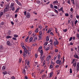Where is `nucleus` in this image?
<instances>
[{
    "instance_id": "f257e3e1",
    "label": "nucleus",
    "mask_w": 79,
    "mask_h": 79,
    "mask_svg": "<svg viewBox=\"0 0 79 79\" xmlns=\"http://www.w3.org/2000/svg\"><path fill=\"white\" fill-rule=\"evenodd\" d=\"M10 9V6H7L4 9L3 13H5L6 12L8 11Z\"/></svg>"
},
{
    "instance_id": "f03ea898",
    "label": "nucleus",
    "mask_w": 79,
    "mask_h": 79,
    "mask_svg": "<svg viewBox=\"0 0 79 79\" xmlns=\"http://www.w3.org/2000/svg\"><path fill=\"white\" fill-rule=\"evenodd\" d=\"M56 63L57 64H59V65H61V64H62V62H61V60H60V59H58V60H57L56 62Z\"/></svg>"
},
{
    "instance_id": "7ed1b4c3",
    "label": "nucleus",
    "mask_w": 79,
    "mask_h": 79,
    "mask_svg": "<svg viewBox=\"0 0 79 79\" xmlns=\"http://www.w3.org/2000/svg\"><path fill=\"white\" fill-rule=\"evenodd\" d=\"M45 55H43L42 56V57L40 56V58L41 59V62H43V61L44 60V58H45Z\"/></svg>"
},
{
    "instance_id": "20e7f679",
    "label": "nucleus",
    "mask_w": 79,
    "mask_h": 79,
    "mask_svg": "<svg viewBox=\"0 0 79 79\" xmlns=\"http://www.w3.org/2000/svg\"><path fill=\"white\" fill-rule=\"evenodd\" d=\"M26 17L27 18H30V17H31V14H30V13L29 12L27 13Z\"/></svg>"
},
{
    "instance_id": "39448f33",
    "label": "nucleus",
    "mask_w": 79,
    "mask_h": 79,
    "mask_svg": "<svg viewBox=\"0 0 79 79\" xmlns=\"http://www.w3.org/2000/svg\"><path fill=\"white\" fill-rule=\"evenodd\" d=\"M23 49H24V52H26V53H27H27H28V55H29V51H28L27 50V48H26V47H25L24 48H23Z\"/></svg>"
},
{
    "instance_id": "423d86ee",
    "label": "nucleus",
    "mask_w": 79,
    "mask_h": 79,
    "mask_svg": "<svg viewBox=\"0 0 79 79\" xmlns=\"http://www.w3.org/2000/svg\"><path fill=\"white\" fill-rule=\"evenodd\" d=\"M51 58H52L51 56H48L47 58L46 61H50V59Z\"/></svg>"
},
{
    "instance_id": "0eeeda50",
    "label": "nucleus",
    "mask_w": 79,
    "mask_h": 79,
    "mask_svg": "<svg viewBox=\"0 0 79 79\" xmlns=\"http://www.w3.org/2000/svg\"><path fill=\"white\" fill-rule=\"evenodd\" d=\"M23 55L24 57H26L27 56V54L26 52H23Z\"/></svg>"
},
{
    "instance_id": "6e6552de",
    "label": "nucleus",
    "mask_w": 79,
    "mask_h": 79,
    "mask_svg": "<svg viewBox=\"0 0 79 79\" xmlns=\"http://www.w3.org/2000/svg\"><path fill=\"white\" fill-rule=\"evenodd\" d=\"M78 71H79V63H77V72Z\"/></svg>"
},
{
    "instance_id": "1a4fd4ad",
    "label": "nucleus",
    "mask_w": 79,
    "mask_h": 79,
    "mask_svg": "<svg viewBox=\"0 0 79 79\" xmlns=\"http://www.w3.org/2000/svg\"><path fill=\"white\" fill-rule=\"evenodd\" d=\"M35 35H33V36L34 37V41L35 42H36V41H37V37H34V36H35Z\"/></svg>"
},
{
    "instance_id": "9d476101",
    "label": "nucleus",
    "mask_w": 79,
    "mask_h": 79,
    "mask_svg": "<svg viewBox=\"0 0 79 79\" xmlns=\"http://www.w3.org/2000/svg\"><path fill=\"white\" fill-rule=\"evenodd\" d=\"M54 45L55 46H56V45H58V41H55L54 43Z\"/></svg>"
},
{
    "instance_id": "9b49d317",
    "label": "nucleus",
    "mask_w": 79,
    "mask_h": 79,
    "mask_svg": "<svg viewBox=\"0 0 79 79\" xmlns=\"http://www.w3.org/2000/svg\"><path fill=\"white\" fill-rule=\"evenodd\" d=\"M24 43H21V46L23 48H24L25 47L24 46Z\"/></svg>"
},
{
    "instance_id": "f8f14e48",
    "label": "nucleus",
    "mask_w": 79,
    "mask_h": 79,
    "mask_svg": "<svg viewBox=\"0 0 79 79\" xmlns=\"http://www.w3.org/2000/svg\"><path fill=\"white\" fill-rule=\"evenodd\" d=\"M7 45H9V46H10L11 45V44L9 41H8L7 42Z\"/></svg>"
},
{
    "instance_id": "ddd939ff",
    "label": "nucleus",
    "mask_w": 79,
    "mask_h": 79,
    "mask_svg": "<svg viewBox=\"0 0 79 79\" xmlns=\"http://www.w3.org/2000/svg\"><path fill=\"white\" fill-rule=\"evenodd\" d=\"M14 6H15V3H12L11 4L10 7H14Z\"/></svg>"
},
{
    "instance_id": "4468645a",
    "label": "nucleus",
    "mask_w": 79,
    "mask_h": 79,
    "mask_svg": "<svg viewBox=\"0 0 79 79\" xmlns=\"http://www.w3.org/2000/svg\"><path fill=\"white\" fill-rule=\"evenodd\" d=\"M16 3L18 5H19L20 6H22V4H21V3H20V2H19V1H18Z\"/></svg>"
},
{
    "instance_id": "2eb2a0df",
    "label": "nucleus",
    "mask_w": 79,
    "mask_h": 79,
    "mask_svg": "<svg viewBox=\"0 0 79 79\" xmlns=\"http://www.w3.org/2000/svg\"><path fill=\"white\" fill-rule=\"evenodd\" d=\"M22 73L23 74H24L25 75L26 74V70H25V69H24L22 70Z\"/></svg>"
},
{
    "instance_id": "dca6fc26",
    "label": "nucleus",
    "mask_w": 79,
    "mask_h": 79,
    "mask_svg": "<svg viewBox=\"0 0 79 79\" xmlns=\"http://www.w3.org/2000/svg\"><path fill=\"white\" fill-rule=\"evenodd\" d=\"M73 66H74L75 68L76 66V61L73 63Z\"/></svg>"
},
{
    "instance_id": "f3484780",
    "label": "nucleus",
    "mask_w": 79,
    "mask_h": 79,
    "mask_svg": "<svg viewBox=\"0 0 79 79\" xmlns=\"http://www.w3.org/2000/svg\"><path fill=\"white\" fill-rule=\"evenodd\" d=\"M3 15V12H0V17H2Z\"/></svg>"
},
{
    "instance_id": "a211bd4d",
    "label": "nucleus",
    "mask_w": 79,
    "mask_h": 79,
    "mask_svg": "<svg viewBox=\"0 0 79 79\" xmlns=\"http://www.w3.org/2000/svg\"><path fill=\"white\" fill-rule=\"evenodd\" d=\"M29 38V36H28L27 38H26V39L25 40V41L26 42H28V39Z\"/></svg>"
},
{
    "instance_id": "6ab92c4d",
    "label": "nucleus",
    "mask_w": 79,
    "mask_h": 79,
    "mask_svg": "<svg viewBox=\"0 0 79 79\" xmlns=\"http://www.w3.org/2000/svg\"><path fill=\"white\" fill-rule=\"evenodd\" d=\"M5 24V23L3 22H2L0 23V26H3V25H4V24Z\"/></svg>"
},
{
    "instance_id": "aec40b11",
    "label": "nucleus",
    "mask_w": 79,
    "mask_h": 79,
    "mask_svg": "<svg viewBox=\"0 0 79 79\" xmlns=\"http://www.w3.org/2000/svg\"><path fill=\"white\" fill-rule=\"evenodd\" d=\"M46 41H49V37L47 36L46 38Z\"/></svg>"
},
{
    "instance_id": "412c9836",
    "label": "nucleus",
    "mask_w": 79,
    "mask_h": 79,
    "mask_svg": "<svg viewBox=\"0 0 79 79\" xmlns=\"http://www.w3.org/2000/svg\"><path fill=\"white\" fill-rule=\"evenodd\" d=\"M0 50H3V46L1 45L0 46Z\"/></svg>"
},
{
    "instance_id": "4be33fe9",
    "label": "nucleus",
    "mask_w": 79,
    "mask_h": 79,
    "mask_svg": "<svg viewBox=\"0 0 79 79\" xmlns=\"http://www.w3.org/2000/svg\"><path fill=\"white\" fill-rule=\"evenodd\" d=\"M8 35H10L11 34V31L9 30L7 33Z\"/></svg>"
},
{
    "instance_id": "5701e85b",
    "label": "nucleus",
    "mask_w": 79,
    "mask_h": 79,
    "mask_svg": "<svg viewBox=\"0 0 79 79\" xmlns=\"http://www.w3.org/2000/svg\"><path fill=\"white\" fill-rule=\"evenodd\" d=\"M35 32L36 33H37L39 32V29L37 28L35 31Z\"/></svg>"
},
{
    "instance_id": "b1692460",
    "label": "nucleus",
    "mask_w": 79,
    "mask_h": 79,
    "mask_svg": "<svg viewBox=\"0 0 79 79\" xmlns=\"http://www.w3.org/2000/svg\"><path fill=\"white\" fill-rule=\"evenodd\" d=\"M5 69H6V67L5 66H3L2 68V70H5Z\"/></svg>"
},
{
    "instance_id": "393cba45",
    "label": "nucleus",
    "mask_w": 79,
    "mask_h": 79,
    "mask_svg": "<svg viewBox=\"0 0 79 79\" xmlns=\"http://www.w3.org/2000/svg\"><path fill=\"white\" fill-rule=\"evenodd\" d=\"M58 0H56V1H55L53 2V3L54 4H57L58 3Z\"/></svg>"
},
{
    "instance_id": "a878e982",
    "label": "nucleus",
    "mask_w": 79,
    "mask_h": 79,
    "mask_svg": "<svg viewBox=\"0 0 79 79\" xmlns=\"http://www.w3.org/2000/svg\"><path fill=\"white\" fill-rule=\"evenodd\" d=\"M2 74L4 75H6V74H7V72L6 71L3 72H2Z\"/></svg>"
},
{
    "instance_id": "bb28decb",
    "label": "nucleus",
    "mask_w": 79,
    "mask_h": 79,
    "mask_svg": "<svg viewBox=\"0 0 79 79\" xmlns=\"http://www.w3.org/2000/svg\"><path fill=\"white\" fill-rule=\"evenodd\" d=\"M10 8H11V10L12 11H15V9L14 7H12Z\"/></svg>"
},
{
    "instance_id": "cd10ccee",
    "label": "nucleus",
    "mask_w": 79,
    "mask_h": 79,
    "mask_svg": "<svg viewBox=\"0 0 79 79\" xmlns=\"http://www.w3.org/2000/svg\"><path fill=\"white\" fill-rule=\"evenodd\" d=\"M75 5H76V7H77V8L79 7V4H77V3H76Z\"/></svg>"
},
{
    "instance_id": "c85d7f7f",
    "label": "nucleus",
    "mask_w": 79,
    "mask_h": 79,
    "mask_svg": "<svg viewBox=\"0 0 79 79\" xmlns=\"http://www.w3.org/2000/svg\"><path fill=\"white\" fill-rule=\"evenodd\" d=\"M10 38H11V36L10 35H8L6 37V39H10Z\"/></svg>"
},
{
    "instance_id": "c756f323",
    "label": "nucleus",
    "mask_w": 79,
    "mask_h": 79,
    "mask_svg": "<svg viewBox=\"0 0 79 79\" xmlns=\"http://www.w3.org/2000/svg\"><path fill=\"white\" fill-rule=\"evenodd\" d=\"M57 57L58 59H60V54H57Z\"/></svg>"
},
{
    "instance_id": "7c9ffc66",
    "label": "nucleus",
    "mask_w": 79,
    "mask_h": 79,
    "mask_svg": "<svg viewBox=\"0 0 79 79\" xmlns=\"http://www.w3.org/2000/svg\"><path fill=\"white\" fill-rule=\"evenodd\" d=\"M74 56L76 58H79V56H78L77 55H74Z\"/></svg>"
},
{
    "instance_id": "2f4dec72",
    "label": "nucleus",
    "mask_w": 79,
    "mask_h": 79,
    "mask_svg": "<svg viewBox=\"0 0 79 79\" xmlns=\"http://www.w3.org/2000/svg\"><path fill=\"white\" fill-rule=\"evenodd\" d=\"M32 39H33V38L32 37H31V38H30L29 40L30 42H32Z\"/></svg>"
},
{
    "instance_id": "473e14b6",
    "label": "nucleus",
    "mask_w": 79,
    "mask_h": 79,
    "mask_svg": "<svg viewBox=\"0 0 79 79\" xmlns=\"http://www.w3.org/2000/svg\"><path fill=\"white\" fill-rule=\"evenodd\" d=\"M26 47L28 48V50H27L28 52H29V50H30V48H29V47L27 46H26Z\"/></svg>"
},
{
    "instance_id": "72a5a7b5",
    "label": "nucleus",
    "mask_w": 79,
    "mask_h": 79,
    "mask_svg": "<svg viewBox=\"0 0 79 79\" xmlns=\"http://www.w3.org/2000/svg\"><path fill=\"white\" fill-rule=\"evenodd\" d=\"M54 11H55V13H56L57 14L58 13V10H56V9H54Z\"/></svg>"
},
{
    "instance_id": "f704fd0d",
    "label": "nucleus",
    "mask_w": 79,
    "mask_h": 79,
    "mask_svg": "<svg viewBox=\"0 0 79 79\" xmlns=\"http://www.w3.org/2000/svg\"><path fill=\"white\" fill-rule=\"evenodd\" d=\"M50 49V47H48V48H47L46 49H45V51H48Z\"/></svg>"
},
{
    "instance_id": "c9c22d12",
    "label": "nucleus",
    "mask_w": 79,
    "mask_h": 79,
    "mask_svg": "<svg viewBox=\"0 0 79 79\" xmlns=\"http://www.w3.org/2000/svg\"><path fill=\"white\" fill-rule=\"evenodd\" d=\"M53 76V74L52 73H50V74L49 77H52Z\"/></svg>"
},
{
    "instance_id": "e433bc0d",
    "label": "nucleus",
    "mask_w": 79,
    "mask_h": 79,
    "mask_svg": "<svg viewBox=\"0 0 79 79\" xmlns=\"http://www.w3.org/2000/svg\"><path fill=\"white\" fill-rule=\"evenodd\" d=\"M50 7L51 8H53V5L52 4H51Z\"/></svg>"
},
{
    "instance_id": "4c0bfd02",
    "label": "nucleus",
    "mask_w": 79,
    "mask_h": 79,
    "mask_svg": "<svg viewBox=\"0 0 79 79\" xmlns=\"http://www.w3.org/2000/svg\"><path fill=\"white\" fill-rule=\"evenodd\" d=\"M59 11H63V7H61L60 9H59Z\"/></svg>"
},
{
    "instance_id": "58836bf2",
    "label": "nucleus",
    "mask_w": 79,
    "mask_h": 79,
    "mask_svg": "<svg viewBox=\"0 0 79 79\" xmlns=\"http://www.w3.org/2000/svg\"><path fill=\"white\" fill-rule=\"evenodd\" d=\"M67 3L69 4V5H71V3H70V0H68L67 1Z\"/></svg>"
},
{
    "instance_id": "ea45409f",
    "label": "nucleus",
    "mask_w": 79,
    "mask_h": 79,
    "mask_svg": "<svg viewBox=\"0 0 79 79\" xmlns=\"http://www.w3.org/2000/svg\"><path fill=\"white\" fill-rule=\"evenodd\" d=\"M53 68V65H50L49 67L50 69H52Z\"/></svg>"
},
{
    "instance_id": "a19ab883",
    "label": "nucleus",
    "mask_w": 79,
    "mask_h": 79,
    "mask_svg": "<svg viewBox=\"0 0 79 79\" xmlns=\"http://www.w3.org/2000/svg\"><path fill=\"white\" fill-rule=\"evenodd\" d=\"M0 6L1 8H3V4H0Z\"/></svg>"
},
{
    "instance_id": "79ce46f5",
    "label": "nucleus",
    "mask_w": 79,
    "mask_h": 79,
    "mask_svg": "<svg viewBox=\"0 0 79 79\" xmlns=\"http://www.w3.org/2000/svg\"><path fill=\"white\" fill-rule=\"evenodd\" d=\"M47 44H48V42L46 41L44 45H47Z\"/></svg>"
},
{
    "instance_id": "37998d69",
    "label": "nucleus",
    "mask_w": 79,
    "mask_h": 79,
    "mask_svg": "<svg viewBox=\"0 0 79 79\" xmlns=\"http://www.w3.org/2000/svg\"><path fill=\"white\" fill-rule=\"evenodd\" d=\"M77 23H78V21H77V20H76L75 22V25H76V24H77Z\"/></svg>"
},
{
    "instance_id": "c03bdc74",
    "label": "nucleus",
    "mask_w": 79,
    "mask_h": 79,
    "mask_svg": "<svg viewBox=\"0 0 79 79\" xmlns=\"http://www.w3.org/2000/svg\"><path fill=\"white\" fill-rule=\"evenodd\" d=\"M77 38H78V39H79V34L77 33Z\"/></svg>"
},
{
    "instance_id": "a18cd8bd",
    "label": "nucleus",
    "mask_w": 79,
    "mask_h": 79,
    "mask_svg": "<svg viewBox=\"0 0 79 79\" xmlns=\"http://www.w3.org/2000/svg\"><path fill=\"white\" fill-rule=\"evenodd\" d=\"M40 3V1L39 0H38L37 1V3L38 4H39Z\"/></svg>"
},
{
    "instance_id": "49530a36",
    "label": "nucleus",
    "mask_w": 79,
    "mask_h": 79,
    "mask_svg": "<svg viewBox=\"0 0 79 79\" xmlns=\"http://www.w3.org/2000/svg\"><path fill=\"white\" fill-rule=\"evenodd\" d=\"M42 47L40 46L39 47V48L38 49V50H40V49H42Z\"/></svg>"
},
{
    "instance_id": "de8ad7c7",
    "label": "nucleus",
    "mask_w": 79,
    "mask_h": 79,
    "mask_svg": "<svg viewBox=\"0 0 79 79\" xmlns=\"http://www.w3.org/2000/svg\"><path fill=\"white\" fill-rule=\"evenodd\" d=\"M32 75L33 77H34V78L35 77V75H34V73H32Z\"/></svg>"
},
{
    "instance_id": "09e8293b",
    "label": "nucleus",
    "mask_w": 79,
    "mask_h": 79,
    "mask_svg": "<svg viewBox=\"0 0 79 79\" xmlns=\"http://www.w3.org/2000/svg\"><path fill=\"white\" fill-rule=\"evenodd\" d=\"M39 34H40V35H42V31H40Z\"/></svg>"
},
{
    "instance_id": "8fccbe9b",
    "label": "nucleus",
    "mask_w": 79,
    "mask_h": 79,
    "mask_svg": "<svg viewBox=\"0 0 79 79\" xmlns=\"http://www.w3.org/2000/svg\"><path fill=\"white\" fill-rule=\"evenodd\" d=\"M19 9L18 8H17L15 11V13H17V12H18L19 11Z\"/></svg>"
},
{
    "instance_id": "3c124183",
    "label": "nucleus",
    "mask_w": 79,
    "mask_h": 79,
    "mask_svg": "<svg viewBox=\"0 0 79 79\" xmlns=\"http://www.w3.org/2000/svg\"><path fill=\"white\" fill-rule=\"evenodd\" d=\"M40 53V55H41V56H40V57H42V55H43V54L44 53L43 52H42L41 53Z\"/></svg>"
},
{
    "instance_id": "603ef678",
    "label": "nucleus",
    "mask_w": 79,
    "mask_h": 79,
    "mask_svg": "<svg viewBox=\"0 0 79 79\" xmlns=\"http://www.w3.org/2000/svg\"><path fill=\"white\" fill-rule=\"evenodd\" d=\"M54 58V60H56V58H57L56 55L55 56Z\"/></svg>"
},
{
    "instance_id": "864d4df0",
    "label": "nucleus",
    "mask_w": 79,
    "mask_h": 79,
    "mask_svg": "<svg viewBox=\"0 0 79 79\" xmlns=\"http://www.w3.org/2000/svg\"><path fill=\"white\" fill-rule=\"evenodd\" d=\"M73 73V72L72 71V69H70V73H71H71Z\"/></svg>"
},
{
    "instance_id": "5fc2aeb1",
    "label": "nucleus",
    "mask_w": 79,
    "mask_h": 79,
    "mask_svg": "<svg viewBox=\"0 0 79 79\" xmlns=\"http://www.w3.org/2000/svg\"><path fill=\"white\" fill-rule=\"evenodd\" d=\"M63 31L64 32H66L67 31V29H64Z\"/></svg>"
},
{
    "instance_id": "6e6d98bb",
    "label": "nucleus",
    "mask_w": 79,
    "mask_h": 79,
    "mask_svg": "<svg viewBox=\"0 0 79 79\" xmlns=\"http://www.w3.org/2000/svg\"><path fill=\"white\" fill-rule=\"evenodd\" d=\"M51 30H50V29H49L48 30V31L47 32V33H50V32H51Z\"/></svg>"
},
{
    "instance_id": "4d7b16f0",
    "label": "nucleus",
    "mask_w": 79,
    "mask_h": 79,
    "mask_svg": "<svg viewBox=\"0 0 79 79\" xmlns=\"http://www.w3.org/2000/svg\"><path fill=\"white\" fill-rule=\"evenodd\" d=\"M14 37H18V36L17 35H14Z\"/></svg>"
},
{
    "instance_id": "13d9d810",
    "label": "nucleus",
    "mask_w": 79,
    "mask_h": 79,
    "mask_svg": "<svg viewBox=\"0 0 79 79\" xmlns=\"http://www.w3.org/2000/svg\"><path fill=\"white\" fill-rule=\"evenodd\" d=\"M70 11L71 12H72L74 11V10H73V9L72 8H71L70 9Z\"/></svg>"
},
{
    "instance_id": "bf43d9fd",
    "label": "nucleus",
    "mask_w": 79,
    "mask_h": 79,
    "mask_svg": "<svg viewBox=\"0 0 79 79\" xmlns=\"http://www.w3.org/2000/svg\"><path fill=\"white\" fill-rule=\"evenodd\" d=\"M55 52H56V53H57L58 52V49H56L55 50Z\"/></svg>"
},
{
    "instance_id": "052dcab7",
    "label": "nucleus",
    "mask_w": 79,
    "mask_h": 79,
    "mask_svg": "<svg viewBox=\"0 0 79 79\" xmlns=\"http://www.w3.org/2000/svg\"><path fill=\"white\" fill-rule=\"evenodd\" d=\"M65 16H69V14L68 13H66L65 14Z\"/></svg>"
},
{
    "instance_id": "680f3d73",
    "label": "nucleus",
    "mask_w": 79,
    "mask_h": 79,
    "mask_svg": "<svg viewBox=\"0 0 79 79\" xmlns=\"http://www.w3.org/2000/svg\"><path fill=\"white\" fill-rule=\"evenodd\" d=\"M24 15L25 16H26V14H26V11H25L24 12Z\"/></svg>"
},
{
    "instance_id": "e2e57ef3",
    "label": "nucleus",
    "mask_w": 79,
    "mask_h": 79,
    "mask_svg": "<svg viewBox=\"0 0 79 79\" xmlns=\"http://www.w3.org/2000/svg\"><path fill=\"white\" fill-rule=\"evenodd\" d=\"M38 51L40 53H41L42 52H43V51H42V49L41 50L40 49V50H38Z\"/></svg>"
},
{
    "instance_id": "0e129e2a",
    "label": "nucleus",
    "mask_w": 79,
    "mask_h": 79,
    "mask_svg": "<svg viewBox=\"0 0 79 79\" xmlns=\"http://www.w3.org/2000/svg\"><path fill=\"white\" fill-rule=\"evenodd\" d=\"M50 47L51 48H53V44H50Z\"/></svg>"
},
{
    "instance_id": "69168bd1",
    "label": "nucleus",
    "mask_w": 79,
    "mask_h": 79,
    "mask_svg": "<svg viewBox=\"0 0 79 79\" xmlns=\"http://www.w3.org/2000/svg\"><path fill=\"white\" fill-rule=\"evenodd\" d=\"M35 58H37V57H38V55H37V54H35Z\"/></svg>"
},
{
    "instance_id": "338daca9",
    "label": "nucleus",
    "mask_w": 79,
    "mask_h": 79,
    "mask_svg": "<svg viewBox=\"0 0 79 79\" xmlns=\"http://www.w3.org/2000/svg\"><path fill=\"white\" fill-rule=\"evenodd\" d=\"M7 74H8L9 75H10V74H11V72H7Z\"/></svg>"
},
{
    "instance_id": "774afa93",
    "label": "nucleus",
    "mask_w": 79,
    "mask_h": 79,
    "mask_svg": "<svg viewBox=\"0 0 79 79\" xmlns=\"http://www.w3.org/2000/svg\"><path fill=\"white\" fill-rule=\"evenodd\" d=\"M12 79H15V77L14 76H12Z\"/></svg>"
}]
</instances>
